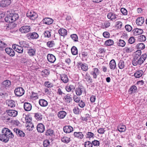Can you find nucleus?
I'll return each instance as SVG.
<instances>
[{
	"mask_svg": "<svg viewBox=\"0 0 147 147\" xmlns=\"http://www.w3.org/2000/svg\"><path fill=\"white\" fill-rule=\"evenodd\" d=\"M34 117L38 121L41 120L42 118V115L39 113H35Z\"/></svg>",
	"mask_w": 147,
	"mask_h": 147,
	"instance_id": "obj_35",
	"label": "nucleus"
},
{
	"mask_svg": "<svg viewBox=\"0 0 147 147\" xmlns=\"http://www.w3.org/2000/svg\"><path fill=\"white\" fill-rule=\"evenodd\" d=\"M26 36L29 39H35L39 37L38 34L36 32H30L26 34Z\"/></svg>",
	"mask_w": 147,
	"mask_h": 147,
	"instance_id": "obj_6",
	"label": "nucleus"
},
{
	"mask_svg": "<svg viewBox=\"0 0 147 147\" xmlns=\"http://www.w3.org/2000/svg\"><path fill=\"white\" fill-rule=\"evenodd\" d=\"M147 55L146 54H144L142 55L138 60V62L139 63L138 65H141L143 63L146 59Z\"/></svg>",
	"mask_w": 147,
	"mask_h": 147,
	"instance_id": "obj_18",
	"label": "nucleus"
},
{
	"mask_svg": "<svg viewBox=\"0 0 147 147\" xmlns=\"http://www.w3.org/2000/svg\"><path fill=\"white\" fill-rule=\"evenodd\" d=\"M61 79L64 83H66L68 81V79L67 76L65 74L61 75Z\"/></svg>",
	"mask_w": 147,
	"mask_h": 147,
	"instance_id": "obj_36",
	"label": "nucleus"
},
{
	"mask_svg": "<svg viewBox=\"0 0 147 147\" xmlns=\"http://www.w3.org/2000/svg\"><path fill=\"white\" fill-rule=\"evenodd\" d=\"M138 39L141 42H144L146 39V38L144 35H141L138 36Z\"/></svg>",
	"mask_w": 147,
	"mask_h": 147,
	"instance_id": "obj_50",
	"label": "nucleus"
},
{
	"mask_svg": "<svg viewBox=\"0 0 147 147\" xmlns=\"http://www.w3.org/2000/svg\"><path fill=\"white\" fill-rule=\"evenodd\" d=\"M118 65L120 69H122L124 68L125 67L124 61L123 60L120 61L118 63Z\"/></svg>",
	"mask_w": 147,
	"mask_h": 147,
	"instance_id": "obj_43",
	"label": "nucleus"
},
{
	"mask_svg": "<svg viewBox=\"0 0 147 147\" xmlns=\"http://www.w3.org/2000/svg\"><path fill=\"white\" fill-rule=\"evenodd\" d=\"M121 13L124 15H126L127 14V10L124 8H122L121 9Z\"/></svg>",
	"mask_w": 147,
	"mask_h": 147,
	"instance_id": "obj_64",
	"label": "nucleus"
},
{
	"mask_svg": "<svg viewBox=\"0 0 147 147\" xmlns=\"http://www.w3.org/2000/svg\"><path fill=\"white\" fill-rule=\"evenodd\" d=\"M6 102L7 105L10 108H13L16 106V102L12 100H7Z\"/></svg>",
	"mask_w": 147,
	"mask_h": 147,
	"instance_id": "obj_12",
	"label": "nucleus"
},
{
	"mask_svg": "<svg viewBox=\"0 0 147 147\" xmlns=\"http://www.w3.org/2000/svg\"><path fill=\"white\" fill-rule=\"evenodd\" d=\"M40 105L42 107H46L48 105V102L47 100L44 99H40L38 102Z\"/></svg>",
	"mask_w": 147,
	"mask_h": 147,
	"instance_id": "obj_24",
	"label": "nucleus"
},
{
	"mask_svg": "<svg viewBox=\"0 0 147 147\" xmlns=\"http://www.w3.org/2000/svg\"><path fill=\"white\" fill-rule=\"evenodd\" d=\"M27 51V53L30 56L33 57L36 54V50L34 49H32V47Z\"/></svg>",
	"mask_w": 147,
	"mask_h": 147,
	"instance_id": "obj_19",
	"label": "nucleus"
},
{
	"mask_svg": "<svg viewBox=\"0 0 147 147\" xmlns=\"http://www.w3.org/2000/svg\"><path fill=\"white\" fill-rule=\"evenodd\" d=\"M14 135L11 131L6 128H4L0 134V140L3 142H7L9 139L13 138Z\"/></svg>",
	"mask_w": 147,
	"mask_h": 147,
	"instance_id": "obj_1",
	"label": "nucleus"
},
{
	"mask_svg": "<svg viewBox=\"0 0 147 147\" xmlns=\"http://www.w3.org/2000/svg\"><path fill=\"white\" fill-rule=\"evenodd\" d=\"M13 130L16 134L20 137H24L25 135V133L22 130L17 128H14Z\"/></svg>",
	"mask_w": 147,
	"mask_h": 147,
	"instance_id": "obj_15",
	"label": "nucleus"
},
{
	"mask_svg": "<svg viewBox=\"0 0 147 147\" xmlns=\"http://www.w3.org/2000/svg\"><path fill=\"white\" fill-rule=\"evenodd\" d=\"M85 90L84 88L82 86L78 87L76 90V94L78 96H80L82 94V92Z\"/></svg>",
	"mask_w": 147,
	"mask_h": 147,
	"instance_id": "obj_21",
	"label": "nucleus"
},
{
	"mask_svg": "<svg viewBox=\"0 0 147 147\" xmlns=\"http://www.w3.org/2000/svg\"><path fill=\"white\" fill-rule=\"evenodd\" d=\"M117 45L119 46L124 47L125 45V43L123 40L120 39L117 42Z\"/></svg>",
	"mask_w": 147,
	"mask_h": 147,
	"instance_id": "obj_44",
	"label": "nucleus"
},
{
	"mask_svg": "<svg viewBox=\"0 0 147 147\" xmlns=\"http://www.w3.org/2000/svg\"><path fill=\"white\" fill-rule=\"evenodd\" d=\"M108 18L111 20H113L117 18V16L113 12H110L107 15Z\"/></svg>",
	"mask_w": 147,
	"mask_h": 147,
	"instance_id": "obj_23",
	"label": "nucleus"
},
{
	"mask_svg": "<svg viewBox=\"0 0 147 147\" xmlns=\"http://www.w3.org/2000/svg\"><path fill=\"white\" fill-rule=\"evenodd\" d=\"M27 16L32 20H34L38 17L37 14L33 11H28L27 13Z\"/></svg>",
	"mask_w": 147,
	"mask_h": 147,
	"instance_id": "obj_2",
	"label": "nucleus"
},
{
	"mask_svg": "<svg viewBox=\"0 0 147 147\" xmlns=\"http://www.w3.org/2000/svg\"><path fill=\"white\" fill-rule=\"evenodd\" d=\"M73 111L74 113L76 114H78L80 112V109L77 107H75Z\"/></svg>",
	"mask_w": 147,
	"mask_h": 147,
	"instance_id": "obj_54",
	"label": "nucleus"
},
{
	"mask_svg": "<svg viewBox=\"0 0 147 147\" xmlns=\"http://www.w3.org/2000/svg\"><path fill=\"white\" fill-rule=\"evenodd\" d=\"M24 108L25 110L26 111H29L32 109V105H31L28 102L25 103L24 105Z\"/></svg>",
	"mask_w": 147,
	"mask_h": 147,
	"instance_id": "obj_29",
	"label": "nucleus"
},
{
	"mask_svg": "<svg viewBox=\"0 0 147 147\" xmlns=\"http://www.w3.org/2000/svg\"><path fill=\"white\" fill-rule=\"evenodd\" d=\"M31 30L30 26H24L21 27L19 31L22 33H26L30 32Z\"/></svg>",
	"mask_w": 147,
	"mask_h": 147,
	"instance_id": "obj_3",
	"label": "nucleus"
},
{
	"mask_svg": "<svg viewBox=\"0 0 147 147\" xmlns=\"http://www.w3.org/2000/svg\"><path fill=\"white\" fill-rule=\"evenodd\" d=\"M36 128L37 131L40 133H43L45 130V126L42 123L38 124Z\"/></svg>",
	"mask_w": 147,
	"mask_h": 147,
	"instance_id": "obj_16",
	"label": "nucleus"
},
{
	"mask_svg": "<svg viewBox=\"0 0 147 147\" xmlns=\"http://www.w3.org/2000/svg\"><path fill=\"white\" fill-rule=\"evenodd\" d=\"M124 52L127 53L131 52L132 51V49L130 47H125L123 49Z\"/></svg>",
	"mask_w": 147,
	"mask_h": 147,
	"instance_id": "obj_60",
	"label": "nucleus"
},
{
	"mask_svg": "<svg viewBox=\"0 0 147 147\" xmlns=\"http://www.w3.org/2000/svg\"><path fill=\"white\" fill-rule=\"evenodd\" d=\"M61 141L63 142L67 143L70 142V139L69 138L67 137H64L61 139Z\"/></svg>",
	"mask_w": 147,
	"mask_h": 147,
	"instance_id": "obj_49",
	"label": "nucleus"
},
{
	"mask_svg": "<svg viewBox=\"0 0 147 147\" xmlns=\"http://www.w3.org/2000/svg\"><path fill=\"white\" fill-rule=\"evenodd\" d=\"M144 18L141 17L138 18L136 20V22L138 25L141 26L144 23Z\"/></svg>",
	"mask_w": 147,
	"mask_h": 147,
	"instance_id": "obj_28",
	"label": "nucleus"
},
{
	"mask_svg": "<svg viewBox=\"0 0 147 147\" xmlns=\"http://www.w3.org/2000/svg\"><path fill=\"white\" fill-rule=\"evenodd\" d=\"M136 47L138 49H143L145 48V46L144 45L143 43H140L138 44L137 45Z\"/></svg>",
	"mask_w": 147,
	"mask_h": 147,
	"instance_id": "obj_47",
	"label": "nucleus"
},
{
	"mask_svg": "<svg viewBox=\"0 0 147 147\" xmlns=\"http://www.w3.org/2000/svg\"><path fill=\"white\" fill-rule=\"evenodd\" d=\"M14 92L16 96H20L24 94V90L22 88L19 87L16 88L14 91Z\"/></svg>",
	"mask_w": 147,
	"mask_h": 147,
	"instance_id": "obj_5",
	"label": "nucleus"
},
{
	"mask_svg": "<svg viewBox=\"0 0 147 147\" xmlns=\"http://www.w3.org/2000/svg\"><path fill=\"white\" fill-rule=\"evenodd\" d=\"M42 75L45 76L46 75H48L49 74V71L47 69H44L41 72Z\"/></svg>",
	"mask_w": 147,
	"mask_h": 147,
	"instance_id": "obj_52",
	"label": "nucleus"
},
{
	"mask_svg": "<svg viewBox=\"0 0 147 147\" xmlns=\"http://www.w3.org/2000/svg\"><path fill=\"white\" fill-rule=\"evenodd\" d=\"M117 129L119 131L122 132L125 131L126 128L124 125L120 124L118 126Z\"/></svg>",
	"mask_w": 147,
	"mask_h": 147,
	"instance_id": "obj_33",
	"label": "nucleus"
},
{
	"mask_svg": "<svg viewBox=\"0 0 147 147\" xmlns=\"http://www.w3.org/2000/svg\"><path fill=\"white\" fill-rule=\"evenodd\" d=\"M49 142L47 140H45L43 142V145L44 147H47L49 145Z\"/></svg>",
	"mask_w": 147,
	"mask_h": 147,
	"instance_id": "obj_63",
	"label": "nucleus"
},
{
	"mask_svg": "<svg viewBox=\"0 0 147 147\" xmlns=\"http://www.w3.org/2000/svg\"><path fill=\"white\" fill-rule=\"evenodd\" d=\"M64 100L65 102L68 103H69L72 100L70 95H65L64 97Z\"/></svg>",
	"mask_w": 147,
	"mask_h": 147,
	"instance_id": "obj_34",
	"label": "nucleus"
},
{
	"mask_svg": "<svg viewBox=\"0 0 147 147\" xmlns=\"http://www.w3.org/2000/svg\"><path fill=\"white\" fill-rule=\"evenodd\" d=\"M71 51L72 54L73 55H76L78 54V49L75 46H73L72 47Z\"/></svg>",
	"mask_w": 147,
	"mask_h": 147,
	"instance_id": "obj_46",
	"label": "nucleus"
},
{
	"mask_svg": "<svg viewBox=\"0 0 147 147\" xmlns=\"http://www.w3.org/2000/svg\"><path fill=\"white\" fill-rule=\"evenodd\" d=\"M11 17L12 18L13 22L16 21L19 18V16L18 14L16 13H10Z\"/></svg>",
	"mask_w": 147,
	"mask_h": 147,
	"instance_id": "obj_37",
	"label": "nucleus"
},
{
	"mask_svg": "<svg viewBox=\"0 0 147 147\" xmlns=\"http://www.w3.org/2000/svg\"><path fill=\"white\" fill-rule=\"evenodd\" d=\"M5 51L7 54L10 56H13L15 55V52L13 50L10 48H7L5 49Z\"/></svg>",
	"mask_w": 147,
	"mask_h": 147,
	"instance_id": "obj_13",
	"label": "nucleus"
},
{
	"mask_svg": "<svg viewBox=\"0 0 147 147\" xmlns=\"http://www.w3.org/2000/svg\"><path fill=\"white\" fill-rule=\"evenodd\" d=\"M84 79L89 83L92 82V79L89 75L86 73L85 75L84 76Z\"/></svg>",
	"mask_w": 147,
	"mask_h": 147,
	"instance_id": "obj_38",
	"label": "nucleus"
},
{
	"mask_svg": "<svg viewBox=\"0 0 147 147\" xmlns=\"http://www.w3.org/2000/svg\"><path fill=\"white\" fill-rule=\"evenodd\" d=\"M114 44V41L112 40L109 39L105 41V44L107 46H110Z\"/></svg>",
	"mask_w": 147,
	"mask_h": 147,
	"instance_id": "obj_42",
	"label": "nucleus"
},
{
	"mask_svg": "<svg viewBox=\"0 0 147 147\" xmlns=\"http://www.w3.org/2000/svg\"><path fill=\"white\" fill-rule=\"evenodd\" d=\"M43 23L47 25H49L52 23L53 22V20L49 18H46L43 19L42 20Z\"/></svg>",
	"mask_w": 147,
	"mask_h": 147,
	"instance_id": "obj_17",
	"label": "nucleus"
},
{
	"mask_svg": "<svg viewBox=\"0 0 147 147\" xmlns=\"http://www.w3.org/2000/svg\"><path fill=\"white\" fill-rule=\"evenodd\" d=\"M67 113L64 111H60L58 112L57 113V115L58 117L60 119H63L66 116Z\"/></svg>",
	"mask_w": 147,
	"mask_h": 147,
	"instance_id": "obj_27",
	"label": "nucleus"
},
{
	"mask_svg": "<svg viewBox=\"0 0 147 147\" xmlns=\"http://www.w3.org/2000/svg\"><path fill=\"white\" fill-rule=\"evenodd\" d=\"M12 48L16 51L19 53H22L23 52V49L21 46L14 45H12Z\"/></svg>",
	"mask_w": 147,
	"mask_h": 147,
	"instance_id": "obj_8",
	"label": "nucleus"
},
{
	"mask_svg": "<svg viewBox=\"0 0 147 147\" xmlns=\"http://www.w3.org/2000/svg\"><path fill=\"white\" fill-rule=\"evenodd\" d=\"M44 35L45 37L49 38L51 36L50 32L49 31H46L44 32Z\"/></svg>",
	"mask_w": 147,
	"mask_h": 147,
	"instance_id": "obj_57",
	"label": "nucleus"
},
{
	"mask_svg": "<svg viewBox=\"0 0 147 147\" xmlns=\"http://www.w3.org/2000/svg\"><path fill=\"white\" fill-rule=\"evenodd\" d=\"M85 147H92V144L90 141L86 142L84 144Z\"/></svg>",
	"mask_w": 147,
	"mask_h": 147,
	"instance_id": "obj_53",
	"label": "nucleus"
},
{
	"mask_svg": "<svg viewBox=\"0 0 147 147\" xmlns=\"http://www.w3.org/2000/svg\"><path fill=\"white\" fill-rule=\"evenodd\" d=\"M6 45L4 42L0 40V50H3V49L5 48Z\"/></svg>",
	"mask_w": 147,
	"mask_h": 147,
	"instance_id": "obj_55",
	"label": "nucleus"
},
{
	"mask_svg": "<svg viewBox=\"0 0 147 147\" xmlns=\"http://www.w3.org/2000/svg\"><path fill=\"white\" fill-rule=\"evenodd\" d=\"M53 131L51 129L48 130L46 133V135L47 136H51L53 133Z\"/></svg>",
	"mask_w": 147,
	"mask_h": 147,
	"instance_id": "obj_61",
	"label": "nucleus"
},
{
	"mask_svg": "<svg viewBox=\"0 0 147 147\" xmlns=\"http://www.w3.org/2000/svg\"><path fill=\"white\" fill-rule=\"evenodd\" d=\"M137 90V87L135 85H133L131 87L129 90V92L130 93L132 94L136 92Z\"/></svg>",
	"mask_w": 147,
	"mask_h": 147,
	"instance_id": "obj_39",
	"label": "nucleus"
},
{
	"mask_svg": "<svg viewBox=\"0 0 147 147\" xmlns=\"http://www.w3.org/2000/svg\"><path fill=\"white\" fill-rule=\"evenodd\" d=\"M58 32L60 35L62 36H65L67 34V30L63 28L60 29Z\"/></svg>",
	"mask_w": 147,
	"mask_h": 147,
	"instance_id": "obj_31",
	"label": "nucleus"
},
{
	"mask_svg": "<svg viewBox=\"0 0 147 147\" xmlns=\"http://www.w3.org/2000/svg\"><path fill=\"white\" fill-rule=\"evenodd\" d=\"M6 112L9 116L12 117H15L18 114L17 111L13 110H7Z\"/></svg>",
	"mask_w": 147,
	"mask_h": 147,
	"instance_id": "obj_10",
	"label": "nucleus"
},
{
	"mask_svg": "<svg viewBox=\"0 0 147 147\" xmlns=\"http://www.w3.org/2000/svg\"><path fill=\"white\" fill-rule=\"evenodd\" d=\"M20 44L22 46V47L24 48L25 50L26 51L31 47L29 45V43L27 41H22L20 42Z\"/></svg>",
	"mask_w": 147,
	"mask_h": 147,
	"instance_id": "obj_7",
	"label": "nucleus"
},
{
	"mask_svg": "<svg viewBox=\"0 0 147 147\" xmlns=\"http://www.w3.org/2000/svg\"><path fill=\"white\" fill-rule=\"evenodd\" d=\"M71 37L72 39L75 42L78 40V37L77 35L75 34H74L71 35Z\"/></svg>",
	"mask_w": 147,
	"mask_h": 147,
	"instance_id": "obj_56",
	"label": "nucleus"
},
{
	"mask_svg": "<svg viewBox=\"0 0 147 147\" xmlns=\"http://www.w3.org/2000/svg\"><path fill=\"white\" fill-rule=\"evenodd\" d=\"M75 88L74 86L71 84L65 87L66 91L68 92H71L72 90H74Z\"/></svg>",
	"mask_w": 147,
	"mask_h": 147,
	"instance_id": "obj_41",
	"label": "nucleus"
},
{
	"mask_svg": "<svg viewBox=\"0 0 147 147\" xmlns=\"http://www.w3.org/2000/svg\"><path fill=\"white\" fill-rule=\"evenodd\" d=\"M143 73V71L142 70L137 71L134 73V76L137 78H140L142 76Z\"/></svg>",
	"mask_w": 147,
	"mask_h": 147,
	"instance_id": "obj_30",
	"label": "nucleus"
},
{
	"mask_svg": "<svg viewBox=\"0 0 147 147\" xmlns=\"http://www.w3.org/2000/svg\"><path fill=\"white\" fill-rule=\"evenodd\" d=\"M109 65L111 69L113 70H114L116 66L115 60L114 59L111 60L109 63Z\"/></svg>",
	"mask_w": 147,
	"mask_h": 147,
	"instance_id": "obj_25",
	"label": "nucleus"
},
{
	"mask_svg": "<svg viewBox=\"0 0 147 147\" xmlns=\"http://www.w3.org/2000/svg\"><path fill=\"white\" fill-rule=\"evenodd\" d=\"M74 135L75 137L77 138L80 139L83 138L84 135L81 132H74Z\"/></svg>",
	"mask_w": 147,
	"mask_h": 147,
	"instance_id": "obj_32",
	"label": "nucleus"
},
{
	"mask_svg": "<svg viewBox=\"0 0 147 147\" xmlns=\"http://www.w3.org/2000/svg\"><path fill=\"white\" fill-rule=\"evenodd\" d=\"M48 60L50 63H54L56 60L55 57L52 54H49L47 56Z\"/></svg>",
	"mask_w": 147,
	"mask_h": 147,
	"instance_id": "obj_14",
	"label": "nucleus"
},
{
	"mask_svg": "<svg viewBox=\"0 0 147 147\" xmlns=\"http://www.w3.org/2000/svg\"><path fill=\"white\" fill-rule=\"evenodd\" d=\"M5 21L7 22H13L10 13H9L5 17Z\"/></svg>",
	"mask_w": 147,
	"mask_h": 147,
	"instance_id": "obj_40",
	"label": "nucleus"
},
{
	"mask_svg": "<svg viewBox=\"0 0 147 147\" xmlns=\"http://www.w3.org/2000/svg\"><path fill=\"white\" fill-rule=\"evenodd\" d=\"M47 45L49 47H52L55 45V43L53 41H50L47 43Z\"/></svg>",
	"mask_w": 147,
	"mask_h": 147,
	"instance_id": "obj_51",
	"label": "nucleus"
},
{
	"mask_svg": "<svg viewBox=\"0 0 147 147\" xmlns=\"http://www.w3.org/2000/svg\"><path fill=\"white\" fill-rule=\"evenodd\" d=\"M92 143V145H93L94 146H98L100 145L99 142L97 140H94L93 141Z\"/></svg>",
	"mask_w": 147,
	"mask_h": 147,
	"instance_id": "obj_58",
	"label": "nucleus"
},
{
	"mask_svg": "<svg viewBox=\"0 0 147 147\" xmlns=\"http://www.w3.org/2000/svg\"><path fill=\"white\" fill-rule=\"evenodd\" d=\"M125 28L126 30L128 32L131 31L132 29V27L129 24L126 25L125 26Z\"/></svg>",
	"mask_w": 147,
	"mask_h": 147,
	"instance_id": "obj_62",
	"label": "nucleus"
},
{
	"mask_svg": "<svg viewBox=\"0 0 147 147\" xmlns=\"http://www.w3.org/2000/svg\"><path fill=\"white\" fill-rule=\"evenodd\" d=\"M90 74L93 76L94 78L96 79L97 77V76L99 74L98 69L96 68H94L90 72Z\"/></svg>",
	"mask_w": 147,
	"mask_h": 147,
	"instance_id": "obj_9",
	"label": "nucleus"
},
{
	"mask_svg": "<svg viewBox=\"0 0 147 147\" xmlns=\"http://www.w3.org/2000/svg\"><path fill=\"white\" fill-rule=\"evenodd\" d=\"M87 137L89 138H93L94 137V135L93 133L90 132H88L86 134Z\"/></svg>",
	"mask_w": 147,
	"mask_h": 147,
	"instance_id": "obj_59",
	"label": "nucleus"
},
{
	"mask_svg": "<svg viewBox=\"0 0 147 147\" xmlns=\"http://www.w3.org/2000/svg\"><path fill=\"white\" fill-rule=\"evenodd\" d=\"M80 65L81 66V69L82 70L84 71H86L88 70V66L86 64L81 63L80 64Z\"/></svg>",
	"mask_w": 147,
	"mask_h": 147,
	"instance_id": "obj_45",
	"label": "nucleus"
},
{
	"mask_svg": "<svg viewBox=\"0 0 147 147\" xmlns=\"http://www.w3.org/2000/svg\"><path fill=\"white\" fill-rule=\"evenodd\" d=\"M11 85V82L8 80L4 81L2 83L0 89L1 90H5L6 88L9 87Z\"/></svg>",
	"mask_w": 147,
	"mask_h": 147,
	"instance_id": "obj_4",
	"label": "nucleus"
},
{
	"mask_svg": "<svg viewBox=\"0 0 147 147\" xmlns=\"http://www.w3.org/2000/svg\"><path fill=\"white\" fill-rule=\"evenodd\" d=\"M25 118L26 120V122L28 123L27 125V129L29 131L32 130L34 127L33 124L32 123L31 121H29L28 122V121L26 120L27 119L28 120V117L25 115Z\"/></svg>",
	"mask_w": 147,
	"mask_h": 147,
	"instance_id": "obj_11",
	"label": "nucleus"
},
{
	"mask_svg": "<svg viewBox=\"0 0 147 147\" xmlns=\"http://www.w3.org/2000/svg\"><path fill=\"white\" fill-rule=\"evenodd\" d=\"M11 3V1L9 0H2L0 3V6L2 7L7 6Z\"/></svg>",
	"mask_w": 147,
	"mask_h": 147,
	"instance_id": "obj_20",
	"label": "nucleus"
},
{
	"mask_svg": "<svg viewBox=\"0 0 147 147\" xmlns=\"http://www.w3.org/2000/svg\"><path fill=\"white\" fill-rule=\"evenodd\" d=\"M16 25L17 24L14 23H11V24H9L7 26L8 28H9V29H8V30L13 28L15 27L16 26Z\"/></svg>",
	"mask_w": 147,
	"mask_h": 147,
	"instance_id": "obj_48",
	"label": "nucleus"
},
{
	"mask_svg": "<svg viewBox=\"0 0 147 147\" xmlns=\"http://www.w3.org/2000/svg\"><path fill=\"white\" fill-rule=\"evenodd\" d=\"M132 32H133V34L135 36L141 34L143 32V31L142 29L138 28L134 29L133 30Z\"/></svg>",
	"mask_w": 147,
	"mask_h": 147,
	"instance_id": "obj_22",
	"label": "nucleus"
},
{
	"mask_svg": "<svg viewBox=\"0 0 147 147\" xmlns=\"http://www.w3.org/2000/svg\"><path fill=\"white\" fill-rule=\"evenodd\" d=\"M63 130L66 133H69L73 130V127L70 126H66L63 127Z\"/></svg>",
	"mask_w": 147,
	"mask_h": 147,
	"instance_id": "obj_26",
	"label": "nucleus"
}]
</instances>
